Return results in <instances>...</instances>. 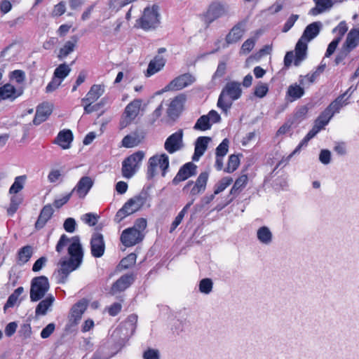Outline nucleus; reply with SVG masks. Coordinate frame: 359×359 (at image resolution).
Instances as JSON below:
<instances>
[{
    "mask_svg": "<svg viewBox=\"0 0 359 359\" xmlns=\"http://www.w3.org/2000/svg\"><path fill=\"white\" fill-rule=\"evenodd\" d=\"M344 95L339 96L332 101L318 116L315 121V124L323 129L328 124L329 121L334 114L339 111L341 108L344 105L343 98Z\"/></svg>",
    "mask_w": 359,
    "mask_h": 359,
    "instance_id": "obj_8",
    "label": "nucleus"
},
{
    "mask_svg": "<svg viewBox=\"0 0 359 359\" xmlns=\"http://www.w3.org/2000/svg\"><path fill=\"white\" fill-rule=\"evenodd\" d=\"M246 22L242 20L236 24L226 35L225 41L229 44L239 41L245 32Z\"/></svg>",
    "mask_w": 359,
    "mask_h": 359,
    "instance_id": "obj_19",
    "label": "nucleus"
},
{
    "mask_svg": "<svg viewBox=\"0 0 359 359\" xmlns=\"http://www.w3.org/2000/svg\"><path fill=\"white\" fill-rule=\"evenodd\" d=\"M211 138L206 136L198 137L195 142L194 154L193 161H197L203 155L208 148V143Z\"/></svg>",
    "mask_w": 359,
    "mask_h": 359,
    "instance_id": "obj_27",
    "label": "nucleus"
},
{
    "mask_svg": "<svg viewBox=\"0 0 359 359\" xmlns=\"http://www.w3.org/2000/svg\"><path fill=\"white\" fill-rule=\"evenodd\" d=\"M79 37L76 35L71 36L70 40L67 41L59 50L57 57L60 60L66 58L70 53L74 51L77 47Z\"/></svg>",
    "mask_w": 359,
    "mask_h": 359,
    "instance_id": "obj_28",
    "label": "nucleus"
},
{
    "mask_svg": "<svg viewBox=\"0 0 359 359\" xmlns=\"http://www.w3.org/2000/svg\"><path fill=\"white\" fill-rule=\"evenodd\" d=\"M208 179L209 172L208 171L201 172L195 182L189 180L187 182L182 189L183 193L191 197V200L195 199L197 196L205 191Z\"/></svg>",
    "mask_w": 359,
    "mask_h": 359,
    "instance_id": "obj_6",
    "label": "nucleus"
},
{
    "mask_svg": "<svg viewBox=\"0 0 359 359\" xmlns=\"http://www.w3.org/2000/svg\"><path fill=\"white\" fill-rule=\"evenodd\" d=\"M71 72V69L65 63L60 64L54 71L53 76L60 81H63Z\"/></svg>",
    "mask_w": 359,
    "mask_h": 359,
    "instance_id": "obj_45",
    "label": "nucleus"
},
{
    "mask_svg": "<svg viewBox=\"0 0 359 359\" xmlns=\"http://www.w3.org/2000/svg\"><path fill=\"white\" fill-rule=\"evenodd\" d=\"M344 95L339 96L332 101L318 116L315 121V124L323 129L328 124L329 121L334 114L339 111L341 108L344 105L343 98Z\"/></svg>",
    "mask_w": 359,
    "mask_h": 359,
    "instance_id": "obj_9",
    "label": "nucleus"
},
{
    "mask_svg": "<svg viewBox=\"0 0 359 359\" xmlns=\"http://www.w3.org/2000/svg\"><path fill=\"white\" fill-rule=\"evenodd\" d=\"M212 281L210 278H203L200 281L199 290L204 294H209L212 289Z\"/></svg>",
    "mask_w": 359,
    "mask_h": 359,
    "instance_id": "obj_51",
    "label": "nucleus"
},
{
    "mask_svg": "<svg viewBox=\"0 0 359 359\" xmlns=\"http://www.w3.org/2000/svg\"><path fill=\"white\" fill-rule=\"evenodd\" d=\"M255 45V39H253L252 38L248 39L242 44L241 51L244 54H248L254 48Z\"/></svg>",
    "mask_w": 359,
    "mask_h": 359,
    "instance_id": "obj_56",
    "label": "nucleus"
},
{
    "mask_svg": "<svg viewBox=\"0 0 359 359\" xmlns=\"http://www.w3.org/2000/svg\"><path fill=\"white\" fill-rule=\"evenodd\" d=\"M52 113V108L48 103H42L38 106L33 119L34 125H39L47 120Z\"/></svg>",
    "mask_w": 359,
    "mask_h": 359,
    "instance_id": "obj_26",
    "label": "nucleus"
},
{
    "mask_svg": "<svg viewBox=\"0 0 359 359\" xmlns=\"http://www.w3.org/2000/svg\"><path fill=\"white\" fill-rule=\"evenodd\" d=\"M183 130L180 129L166 139L164 148L169 154H174L183 147Z\"/></svg>",
    "mask_w": 359,
    "mask_h": 359,
    "instance_id": "obj_15",
    "label": "nucleus"
},
{
    "mask_svg": "<svg viewBox=\"0 0 359 359\" xmlns=\"http://www.w3.org/2000/svg\"><path fill=\"white\" fill-rule=\"evenodd\" d=\"M24 288L20 286L14 290V292L8 297L6 303L4 306V309L6 310L8 308L13 307L17 303L19 297L23 293Z\"/></svg>",
    "mask_w": 359,
    "mask_h": 359,
    "instance_id": "obj_42",
    "label": "nucleus"
},
{
    "mask_svg": "<svg viewBox=\"0 0 359 359\" xmlns=\"http://www.w3.org/2000/svg\"><path fill=\"white\" fill-rule=\"evenodd\" d=\"M84 311L85 309L83 308V304L80 302H78L74 305L71 309L70 313V320H72V323L74 325L78 324L79 321L82 317Z\"/></svg>",
    "mask_w": 359,
    "mask_h": 359,
    "instance_id": "obj_40",
    "label": "nucleus"
},
{
    "mask_svg": "<svg viewBox=\"0 0 359 359\" xmlns=\"http://www.w3.org/2000/svg\"><path fill=\"white\" fill-rule=\"evenodd\" d=\"M229 141L227 138H224L222 142L216 148V156H224L229 150Z\"/></svg>",
    "mask_w": 359,
    "mask_h": 359,
    "instance_id": "obj_52",
    "label": "nucleus"
},
{
    "mask_svg": "<svg viewBox=\"0 0 359 359\" xmlns=\"http://www.w3.org/2000/svg\"><path fill=\"white\" fill-rule=\"evenodd\" d=\"M50 288L48 279L45 276L34 278L31 281L30 300L35 302L41 300Z\"/></svg>",
    "mask_w": 359,
    "mask_h": 359,
    "instance_id": "obj_10",
    "label": "nucleus"
},
{
    "mask_svg": "<svg viewBox=\"0 0 359 359\" xmlns=\"http://www.w3.org/2000/svg\"><path fill=\"white\" fill-rule=\"evenodd\" d=\"M194 198L191 200L182 209V210L178 213V215L175 218L174 221L172 222L170 228V233L173 232L177 227L181 224L185 214L187 212L188 210L191 207V205L194 203Z\"/></svg>",
    "mask_w": 359,
    "mask_h": 359,
    "instance_id": "obj_38",
    "label": "nucleus"
},
{
    "mask_svg": "<svg viewBox=\"0 0 359 359\" xmlns=\"http://www.w3.org/2000/svg\"><path fill=\"white\" fill-rule=\"evenodd\" d=\"M148 197L149 195L147 191H141L128 199L123 207L117 211L114 219V222L120 223L128 216L139 211L146 204Z\"/></svg>",
    "mask_w": 359,
    "mask_h": 359,
    "instance_id": "obj_3",
    "label": "nucleus"
},
{
    "mask_svg": "<svg viewBox=\"0 0 359 359\" xmlns=\"http://www.w3.org/2000/svg\"><path fill=\"white\" fill-rule=\"evenodd\" d=\"M74 139L72 130L69 129L60 131L53 141L54 144L59 145L63 149L70 148L71 143Z\"/></svg>",
    "mask_w": 359,
    "mask_h": 359,
    "instance_id": "obj_23",
    "label": "nucleus"
},
{
    "mask_svg": "<svg viewBox=\"0 0 359 359\" xmlns=\"http://www.w3.org/2000/svg\"><path fill=\"white\" fill-rule=\"evenodd\" d=\"M226 13L224 4L219 1H213L209 5L206 12L203 14V20L208 27L215 20L224 15Z\"/></svg>",
    "mask_w": 359,
    "mask_h": 359,
    "instance_id": "obj_13",
    "label": "nucleus"
},
{
    "mask_svg": "<svg viewBox=\"0 0 359 359\" xmlns=\"http://www.w3.org/2000/svg\"><path fill=\"white\" fill-rule=\"evenodd\" d=\"M226 71V64L225 62H219L217 68L212 76V79L215 80L217 78L224 76Z\"/></svg>",
    "mask_w": 359,
    "mask_h": 359,
    "instance_id": "obj_58",
    "label": "nucleus"
},
{
    "mask_svg": "<svg viewBox=\"0 0 359 359\" xmlns=\"http://www.w3.org/2000/svg\"><path fill=\"white\" fill-rule=\"evenodd\" d=\"M54 301L55 298L51 294L44 299H42L36 307V316H45L47 313L48 310L52 306Z\"/></svg>",
    "mask_w": 359,
    "mask_h": 359,
    "instance_id": "obj_34",
    "label": "nucleus"
},
{
    "mask_svg": "<svg viewBox=\"0 0 359 359\" xmlns=\"http://www.w3.org/2000/svg\"><path fill=\"white\" fill-rule=\"evenodd\" d=\"M165 63V58L159 55H156L154 59L149 62L147 69L145 72V76L150 77L158 72L164 67Z\"/></svg>",
    "mask_w": 359,
    "mask_h": 359,
    "instance_id": "obj_25",
    "label": "nucleus"
},
{
    "mask_svg": "<svg viewBox=\"0 0 359 359\" xmlns=\"http://www.w3.org/2000/svg\"><path fill=\"white\" fill-rule=\"evenodd\" d=\"M99 217V215L95 213L88 212L83 215L81 219L88 226H94L97 223Z\"/></svg>",
    "mask_w": 359,
    "mask_h": 359,
    "instance_id": "obj_49",
    "label": "nucleus"
},
{
    "mask_svg": "<svg viewBox=\"0 0 359 359\" xmlns=\"http://www.w3.org/2000/svg\"><path fill=\"white\" fill-rule=\"evenodd\" d=\"M55 325L53 323L48 324L41 332V337L42 339L48 338L55 331Z\"/></svg>",
    "mask_w": 359,
    "mask_h": 359,
    "instance_id": "obj_60",
    "label": "nucleus"
},
{
    "mask_svg": "<svg viewBox=\"0 0 359 359\" xmlns=\"http://www.w3.org/2000/svg\"><path fill=\"white\" fill-rule=\"evenodd\" d=\"M158 166L161 170L162 176L164 177L169 168V158L167 154H156L149 158L147 171L149 178H152L155 176Z\"/></svg>",
    "mask_w": 359,
    "mask_h": 359,
    "instance_id": "obj_12",
    "label": "nucleus"
},
{
    "mask_svg": "<svg viewBox=\"0 0 359 359\" xmlns=\"http://www.w3.org/2000/svg\"><path fill=\"white\" fill-rule=\"evenodd\" d=\"M93 185V181L90 177H82L76 187L72 189V193L76 192L80 198H83L87 195Z\"/></svg>",
    "mask_w": 359,
    "mask_h": 359,
    "instance_id": "obj_22",
    "label": "nucleus"
},
{
    "mask_svg": "<svg viewBox=\"0 0 359 359\" xmlns=\"http://www.w3.org/2000/svg\"><path fill=\"white\" fill-rule=\"evenodd\" d=\"M136 276L133 273H128L121 276L116 280L110 288V293L115 294L128 288L135 281Z\"/></svg>",
    "mask_w": 359,
    "mask_h": 359,
    "instance_id": "obj_18",
    "label": "nucleus"
},
{
    "mask_svg": "<svg viewBox=\"0 0 359 359\" xmlns=\"http://www.w3.org/2000/svg\"><path fill=\"white\" fill-rule=\"evenodd\" d=\"M33 255V248L31 245H25L19 249L17 253L16 260L19 265H24L29 262Z\"/></svg>",
    "mask_w": 359,
    "mask_h": 359,
    "instance_id": "obj_32",
    "label": "nucleus"
},
{
    "mask_svg": "<svg viewBox=\"0 0 359 359\" xmlns=\"http://www.w3.org/2000/svg\"><path fill=\"white\" fill-rule=\"evenodd\" d=\"M66 11L65 3L64 1H60L57 4L55 5L52 15L53 16H61Z\"/></svg>",
    "mask_w": 359,
    "mask_h": 359,
    "instance_id": "obj_62",
    "label": "nucleus"
},
{
    "mask_svg": "<svg viewBox=\"0 0 359 359\" xmlns=\"http://www.w3.org/2000/svg\"><path fill=\"white\" fill-rule=\"evenodd\" d=\"M145 154L143 151H137L126 157L122 162V176L130 179L137 172Z\"/></svg>",
    "mask_w": 359,
    "mask_h": 359,
    "instance_id": "obj_5",
    "label": "nucleus"
},
{
    "mask_svg": "<svg viewBox=\"0 0 359 359\" xmlns=\"http://www.w3.org/2000/svg\"><path fill=\"white\" fill-rule=\"evenodd\" d=\"M241 94L242 89L239 82H228L219 96L217 104V107L222 109L223 111L226 112L231 108V102L225 101L224 97L228 96L231 100H236L240 98Z\"/></svg>",
    "mask_w": 359,
    "mask_h": 359,
    "instance_id": "obj_4",
    "label": "nucleus"
},
{
    "mask_svg": "<svg viewBox=\"0 0 359 359\" xmlns=\"http://www.w3.org/2000/svg\"><path fill=\"white\" fill-rule=\"evenodd\" d=\"M10 79L15 80L17 83L21 84L25 80V74L22 70L16 69L11 72Z\"/></svg>",
    "mask_w": 359,
    "mask_h": 359,
    "instance_id": "obj_54",
    "label": "nucleus"
},
{
    "mask_svg": "<svg viewBox=\"0 0 359 359\" xmlns=\"http://www.w3.org/2000/svg\"><path fill=\"white\" fill-rule=\"evenodd\" d=\"M91 254L94 257H101L105 250V244L102 234L95 233L90 240Z\"/></svg>",
    "mask_w": 359,
    "mask_h": 359,
    "instance_id": "obj_20",
    "label": "nucleus"
},
{
    "mask_svg": "<svg viewBox=\"0 0 359 359\" xmlns=\"http://www.w3.org/2000/svg\"><path fill=\"white\" fill-rule=\"evenodd\" d=\"M321 24L320 22H314L306 26L301 37L310 41L320 32Z\"/></svg>",
    "mask_w": 359,
    "mask_h": 359,
    "instance_id": "obj_33",
    "label": "nucleus"
},
{
    "mask_svg": "<svg viewBox=\"0 0 359 359\" xmlns=\"http://www.w3.org/2000/svg\"><path fill=\"white\" fill-rule=\"evenodd\" d=\"M53 209L50 204H47L43 207L36 222H35V229L40 230L43 229L48 220H50L53 215Z\"/></svg>",
    "mask_w": 359,
    "mask_h": 359,
    "instance_id": "obj_24",
    "label": "nucleus"
},
{
    "mask_svg": "<svg viewBox=\"0 0 359 359\" xmlns=\"http://www.w3.org/2000/svg\"><path fill=\"white\" fill-rule=\"evenodd\" d=\"M299 15L292 14L284 24L282 32H287L294 25L295 22L298 20Z\"/></svg>",
    "mask_w": 359,
    "mask_h": 359,
    "instance_id": "obj_57",
    "label": "nucleus"
},
{
    "mask_svg": "<svg viewBox=\"0 0 359 359\" xmlns=\"http://www.w3.org/2000/svg\"><path fill=\"white\" fill-rule=\"evenodd\" d=\"M309 41L301 37L295 46L294 65L298 66L306 55L307 43Z\"/></svg>",
    "mask_w": 359,
    "mask_h": 359,
    "instance_id": "obj_29",
    "label": "nucleus"
},
{
    "mask_svg": "<svg viewBox=\"0 0 359 359\" xmlns=\"http://www.w3.org/2000/svg\"><path fill=\"white\" fill-rule=\"evenodd\" d=\"M304 94V88L297 83L290 85L286 92V96L292 102L301 98Z\"/></svg>",
    "mask_w": 359,
    "mask_h": 359,
    "instance_id": "obj_35",
    "label": "nucleus"
},
{
    "mask_svg": "<svg viewBox=\"0 0 359 359\" xmlns=\"http://www.w3.org/2000/svg\"><path fill=\"white\" fill-rule=\"evenodd\" d=\"M159 14L158 7H147L144 8L142 15L137 20V25L142 29L147 31L155 29L159 24Z\"/></svg>",
    "mask_w": 359,
    "mask_h": 359,
    "instance_id": "obj_11",
    "label": "nucleus"
},
{
    "mask_svg": "<svg viewBox=\"0 0 359 359\" xmlns=\"http://www.w3.org/2000/svg\"><path fill=\"white\" fill-rule=\"evenodd\" d=\"M269 91V87L266 83H259L255 87L254 95L259 98L264 97Z\"/></svg>",
    "mask_w": 359,
    "mask_h": 359,
    "instance_id": "obj_53",
    "label": "nucleus"
},
{
    "mask_svg": "<svg viewBox=\"0 0 359 359\" xmlns=\"http://www.w3.org/2000/svg\"><path fill=\"white\" fill-rule=\"evenodd\" d=\"M144 359H160L158 350L148 348L143 353Z\"/></svg>",
    "mask_w": 359,
    "mask_h": 359,
    "instance_id": "obj_64",
    "label": "nucleus"
},
{
    "mask_svg": "<svg viewBox=\"0 0 359 359\" xmlns=\"http://www.w3.org/2000/svg\"><path fill=\"white\" fill-rule=\"evenodd\" d=\"M104 93V86L103 84H93L85 97L82 98V101L95 102Z\"/></svg>",
    "mask_w": 359,
    "mask_h": 359,
    "instance_id": "obj_30",
    "label": "nucleus"
},
{
    "mask_svg": "<svg viewBox=\"0 0 359 359\" xmlns=\"http://www.w3.org/2000/svg\"><path fill=\"white\" fill-rule=\"evenodd\" d=\"M183 97L177 96L170 103L168 114L169 116H178L181 111L183 105Z\"/></svg>",
    "mask_w": 359,
    "mask_h": 359,
    "instance_id": "obj_37",
    "label": "nucleus"
},
{
    "mask_svg": "<svg viewBox=\"0 0 359 359\" xmlns=\"http://www.w3.org/2000/svg\"><path fill=\"white\" fill-rule=\"evenodd\" d=\"M359 44V30L356 29H352L348 32L345 43L343 45V48L351 52Z\"/></svg>",
    "mask_w": 359,
    "mask_h": 359,
    "instance_id": "obj_31",
    "label": "nucleus"
},
{
    "mask_svg": "<svg viewBox=\"0 0 359 359\" xmlns=\"http://www.w3.org/2000/svg\"><path fill=\"white\" fill-rule=\"evenodd\" d=\"M347 31L348 27L345 21L340 22L338 25L333 29V32L337 33L338 36L337 38H340V41Z\"/></svg>",
    "mask_w": 359,
    "mask_h": 359,
    "instance_id": "obj_59",
    "label": "nucleus"
},
{
    "mask_svg": "<svg viewBox=\"0 0 359 359\" xmlns=\"http://www.w3.org/2000/svg\"><path fill=\"white\" fill-rule=\"evenodd\" d=\"M142 104V99H135L126 105L119 121L120 130L132 124L138 116Z\"/></svg>",
    "mask_w": 359,
    "mask_h": 359,
    "instance_id": "obj_7",
    "label": "nucleus"
},
{
    "mask_svg": "<svg viewBox=\"0 0 359 359\" xmlns=\"http://www.w3.org/2000/svg\"><path fill=\"white\" fill-rule=\"evenodd\" d=\"M313 1L316 4V7L313 8L310 11L313 15H316L331 8L334 5V2L332 1V0H313Z\"/></svg>",
    "mask_w": 359,
    "mask_h": 359,
    "instance_id": "obj_36",
    "label": "nucleus"
},
{
    "mask_svg": "<svg viewBox=\"0 0 359 359\" xmlns=\"http://www.w3.org/2000/svg\"><path fill=\"white\" fill-rule=\"evenodd\" d=\"M197 173V165L193 162H188L181 166L172 180V184H178L181 182H184L191 177L195 176Z\"/></svg>",
    "mask_w": 359,
    "mask_h": 359,
    "instance_id": "obj_16",
    "label": "nucleus"
},
{
    "mask_svg": "<svg viewBox=\"0 0 359 359\" xmlns=\"http://www.w3.org/2000/svg\"><path fill=\"white\" fill-rule=\"evenodd\" d=\"M72 242L68 247L69 259L61 260L59 263L60 267L56 271L57 283L64 284L71 272L76 270L83 260V249L78 236L72 238Z\"/></svg>",
    "mask_w": 359,
    "mask_h": 359,
    "instance_id": "obj_1",
    "label": "nucleus"
},
{
    "mask_svg": "<svg viewBox=\"0 0 359 359\" xmlns=\"http://www.w3.org/2000/svg\"><path fill=\"white\" fill-rule=\"evenodd\" d=\"M258 240L264 244H269L272 241V233L267 226L260 227L257 232Z\"/></svg>",
    "mask_w": 359,
    "mask_h": 359,
    "instance_id": "obj_41",
    "label": "nucleus"
},
{
    "mask_svg": "<svg viewBox=\"0 0 359 359\" xmlns=\"http://www.w3.org/2000/svg\"><path fill=\"white\" fill-rule=\"evenodd\" d=\"M61 83L62 81H60V79L53 76L51 81L48 83V85L46 87V92L51 93L55 90L61 84Z\"/></svg>",
    "mask_w": 359,
    "mask_h": 359,
    "instance_id": "obj_61",
    "label": "nucleus"
},
{
    "mask_svg": "<svg viewBox=\"0 0 359 359\" xmlns=\"http://www.w3.org/2000/svg\"><path fill=\"white\" fill-rule=\"evenodd\" d=\"M136 260L137 255L134 252H131L121 260L118 266L121 269H128L135 264Z\"/></svg>",
    "mask_w": 359,
    "mask_h": 359,
    "instance_id": "obj_44",
    "label": "nucleus"
},
{
    "mask_svg": "<svg viewBox=\"0 0 359 359\" xmlns=\"http://www.w3.org/2000/svg\"><path fill=\"white\" fill-rule=\"evenodd\" d=\"M194 77L189 73L181 74L172 79L165 87V90H180L192 84Z\"/></svg>",
    "mask_w": 359,
    "mask_h": 359,
    "instance_id": "obj_17",
    "label": "nucleus"
},
{
    "mask_svg": "<svg viewBox=\"0 0 359 359\" xmlns=\"http://www.w3.org/2000/svg\"><path fill=\"white\" fill-rule=\"evenodd\" d=\"M65 230L68 233H73L76 229V221L72 217L65 219L63 224Z\"/></svg>",
    "mask_w": 359,
    "mask_h": 359,
    "instance_id": "obj_63",
    "label": "nucleus"
},
{
    "mask_svg": "<svg viewBox=\"0 0 359 359\" xmlns=\"http://www.w3.org/2000/svg\"><path fill=\"white\" fill-rule=\"evenodd\" d=\"M319 76L318 72H313L311 74H308L306 76H300L299 83L302 85H311L316 81L317 78Z\"/></svg>",
    "mask_w": 359,
    "mask_h": 359,
    "instance_id": "obj_50",
    "label": "nucleus"
},
{
    "mask_svg": "<svg viewBox=\"0 0 359 359\" xmlns=\"http://www.w3.org/2000/svg\"><path fill=\"white\" fill-rule=\"evenodd\" d=\"M25 179V175L16 177L13 184L9 189V193L11 194H16L17 193L23 189Z\"/></svg>",
    "mask_w": 359,
    "mask_h": 359,
    "instance_id": "obj_47",
    "label": "nucleus"
},
{
    "mask_svg": "<svg viewBox=\"0 0 359 359\" xmlns=\"http://www.w3.org/2000/svg\"><path fill=\"white\" fill-rule=\"evenodd\" d=\"M147 220L145 218H137L133 226L125 229L121 233L120 241L126 248L135 246L140 243L145 237Z\"/></svg>",
    "mask_w": 359,
    "mask_h": 359,
    "instance_id": "obj_2",
    "label": "nucleus"
},
{
    "mask_svg": "<svg viewBox=\"0 0 359 359\" xmlns=\"http://www.w3.org/2000/svg\"><path fill=\"white\" fill-rule=\"evenodd\" d=\"M140 143V140L137 136H133L131 135H126L122 141V146L126 148H132Z\"/></svg>",
    "mask_w": 359,
    "mask_h": 359,
    "instance_id": "obj_48",
    "label": "nucleus"
},
{
    "mask_svg": "<svg viewBox=\"0 0 359 359\" xmlns=\"http://www.w3.org/2000/svg\"><path fill=\"white\" fill-rule=\"evenodd\" d=\"M240 165V159L238 155L231 154L229 156L227 165L224 168V172L227 173H232L237 170Z\"/></svg>",
    "mask_w": 359,
    "mask_h": 359,
    "instance_id": "obj_43",
    "label": "nucleus"
},
{
    "mask_svg": "<svg viewBox=\"0 0 359 359\" xmlns=\"http://www.w3.org/2000/svg\"><path fill=\"white\" fill-rule=\"evenodd\" d=\"M233 182V179L231 177H224L222 178L215 185L214 189V194L217 195L223 191Z\"/></svg>",
    "mask_w": 359,
    "mask_h": 359,
    "instance_id": "obj_46",
    "label": "nucleus"
},
{
    "mask_svg": "<svg viewBox=\"0 0 359 359\" xmlns=\"http://www.w3.org/2000/svg\"><path fill=\"white\" fill-rule=\"evenodd\" d=\"M248 182V177L247 175H242L239 176L235 181L233 187L230 190V194L235 195L238 194L243 188L245 187Z\"/></svg>",
    "mask_w": 359,
    "mask_h": 359,
    "instance_id": "obj_39",
    "label": "nucleus"
},
{
    "mask_svg": "<svg viewBox=\"0 0 359 359\" xmlns=\"http://www.w3.org/2000/svg\"><path fill=\"white\" fill-rule=\"evenodd\" d=\"M23 93L22 88L17 89L11 83H6L0 87V100H9L13 101Z\"/></svg>",
    "mask_w": 359,
    "mask_h": 359,
    "instance_id": "obj_21",
    "label": "nucleus"
},
{
    "mask_svg": "<svg viewBox=\"0 0 359 359\" xmlns=\"http://www.w3.org/2000/svg\"><path fill=\"white\" fill-rule=\"evenodd\" d=\"M72 242V238L69 239L67 235L62 234L55 247V250L57 252H61L64 248L69 243Z\"/></svg>",
    "mask_w": 359,
    "mask_h": 359,
    "instance_id": "obj_55",
    "label": "nucleus"
},
{
    "mask_svg": "<svg viewBox=\"0 0 359 359\" xmlns=\"http://www.w3.org/2000/svg\"><path fill=\"white\" fill-rule=\"evenodd\" d=\"M221 119V116L218 112L212 109L208 114L202 115L198 118L194 126V129L200 131L210 130L212 124L219 123Z\"/></svg>",
    "mask_w": 359,
    "mask_h": 359,
    "instance_id": "obj_14",
    "label": "nucleus"
}]
</instances>
